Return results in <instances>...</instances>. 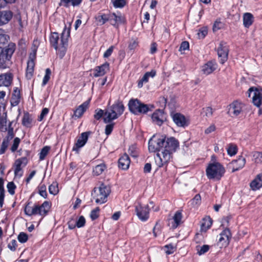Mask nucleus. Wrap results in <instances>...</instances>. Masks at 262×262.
Segmentation results:
<instances>
[{"label": "nucleus", "mask_w": 262, "mask_h": 262, "mask_svg": "<svg viewBox=\"0 0 262 262\" xmlns=\"http://www.w3.org/2000/svg\"><path fill=\"white\" fill-rule=\"evenodd\" d=\"M179 146L178 141L174 138H168L153 136L148 142V150L151 152H158L155 156V161L158 168L167 166L172 158V154Z\"/></svg>", "instance_id": "1"}, {"label": "nucleus", "mask_w": 262, "mask_h": 262, "mask_svg": "<svg viewBox=\"0 0 262 262\" xmlns=\"http://www.w3.org/2000/svg\"><path fill=\"white\" fill-rule=\"evenodd\" d=\"M70 35V28L66 26L60 37L57 32L52 33L50 36V41L51 46L55 49L57 54L60 58L65 55L68 39Z\"/></svg>", "instance_id": "2"}, {"label": "nucleus", "mask_w": 262, "mask_h": 262, "mask_svg": "<svg viewBox=\"0 0 262 262\" xmlns=\"http://www.w3.org/2000/svg\"><path fill=\"white\" fill-rule=\"evenodd\" d=\"M225 171V167L218 162L209 163L206 169L207 178L213 181L220 180L224 176Z\"/></svg>", "instance_id": "3"}, {"label": "nucleus", "mask_w": 262, "mask_h": 262, "mask_svg": "<svg viewBox=\"0 0 262 262\" xmlns=\"http://www.w3.org/2000/svg\"><path fill=\"white\" fill-rule=\"evenodd\" d=\"M124 111V107L121 102H117L115 103L105 110L103 117L104 122L107 123L117 119L123 114Z\"/></svg>", "instance_id": "4"}, {"label": "nucleus", "mask_w": 262, "mask_h": 262, "mask_svg": "<svg viewBox=\"0 0 262 262\" xmlns=\"http://www.w3.org/2000/svg\"><path fill=\"white\" fill-rule=\"evenodd\" d=\"M111 192L110 187L101 184L99 187L95 188L92 195L97 204H103L107 201V198Z\"/></svg>", "instance_id": "5"}, {"label": "nucleus", "mask_w": 262, "mask_h": 262, "mask_svg": "<svg viewBox=\"0 0 262 262\" xmlns=\"http://www.w3.org/2000/svg\"><path fill=\"white\" fill-rule=\"evenodd\" d=\"M246 109L245 104L242 102L235 100L228 105V114L233 118H236L242 115Z\"/></svg>", "instance_id": "6"}, {"label": "nucleus", "mask_w": 262, "mask_h": 262, "mask_svg": "<svg viewBox=\"0 0 262 262\" xmlns=\"http://www.w3.org/2000/svg\"><path fill=\"white\" fill-rule=\"evenodd\" d=\"M128 105L130 112L136 115L145 114L149 110L147 105L141 102L137 99H130Z\"/></svg>", "instance_id": "7"}, {"label": "nucleus", "mask_w": 262, "mask_h": 262, "mask_svg": "<svg viewBox=\"0 0 262 262\" xmlns=\"http://www.w3.org/2000/svg\"><path fill=\"white\" fill-rule=\"evenodd\" d=\"M249 96L252 97L254 105L259 107L262 102V89L260 88H251L249 89Z\"/></svg>", "instance_id": "8"}, {"label": "nucleus", "mask_w": 262, "mask_h": 262, "mask_svg": "<svg viewBox=\"0 0 262 262\" xmlns=\"http://www.w3.org/2000/svg\"><path fill=\"white\" fill-rule=\"evenodd\" d=\"M125 17L121 12H110V23L116 28H118L120 25L125 24Z\"/></svg>", "instance_id": "9"}, {"label": "nucleus", "mask_w": 262, "mask_h": 262, "mask_svg": "<svg viewBox=\"0 0 262 262\" xmlns=\"http://www.w3.org/2000/svg\"><path fill=\"white\" fill-rule=\"evenodd\" d=\"M136 212L138 218L145 222L149 218V209L148 205H142L139 204L136 206Z\"/></svg>", "instance_id": "10"}, {"label": "nucleus", "mask_w": 262, "mask_h": 262, "mask_svg": "<svg viewBox=\"0 0 262 262\" xmlns=\"http://www.w3.org/2000/svg\"><path fill=\"white\" fill-rule=\"evenodd\" d=\"M217 54L220 58V62L223 64L227 59L228 48L225 42H221L217 49Z\"/></svg>", "instance_id": "11"}, {"label": "nucleus", "mask_w": 262, "mask_h": 262, "mask_svg": "<svg viewBox=\"0 0 262 262\" xmlns=\"http://www.w3.org/2000/svg\"><path fill=\"white\" fill-rule=\"evenodd\" d=\"M88 139V134L86 132L82 133L78 139L76 143L73 147V151L78 153L79 149L83 147L87 142Z\"/></svg>", "instance_id": "12"}, {"label": "nucleus", "mask_w": 262, "mask_h": 262, "mask_svg": "<svg viewBox=\"0 0 262 262\" xmlns=\"http://www.w3.org/2000/svg\"><path fill=\"white\" fill-rule=\"evenodd\" d=\"M24 164L23 166L26 164V159L21 158L16 160L14 163V174L15 177L20 178L23 174L21 165Z\"/></svg>", "instance_id": "13"}, {"label": "nucleus", "mask_w": 262, "mask_h": 262, "mask_svg": "<svg viewBox=\"0 0 262 262\" xmlns=\"http://www.w3.org/2000/svg\"><path fill=\"white\" fill-rule=\"evenodd\" d=\"M246 159L242 156H239L236 160L232 161L230 166L232 167V172H234L244 167L246 164Z\"/></svg>", "instance_id": "14"}, {"label": "nucleus", "mask_w": 262, "mask_h": 262, "mask_svg": "<svg viewBox=\"0 0 262 262\" xmlns=\"http://www.w3.org/2000/svg\"><path fill=\"white\" fill-rule=\"evenodd\" d=\"M153 122L157 125H161L165 119L164 112L162 110H157L155 112L151 117Z\"/></svg>", "instance_id": "15"}, {"label": "nucleus", "mask_w": 262, "mask_h": 262, "mask_svg": "<svg viewBox=\"0 0 262 262\" xmlns=\"http://www.w3.org/2000/svg\"><path fill=\"white\" fill-rule=\"evenodd\" d=\"M109 70V63L105 62L94 69V76L96 77L102 76Z\"/></svg>", "instance_id": "16"}, {"label": "nucleus", "mask_w": 262, "mask_h": 262, "mask_svg": "<svg viewBox=\"0 0 262 262\" xmlns=\"http://www.w3.org/2000/svg\"><path fill=\"white\" fill-rule=\"evenodd\" d=\"M13 13L9 10L0 11V26L5 25L11 19Z\"/></svg>", "instance_id": "17"}, {"label": "nucleus", "mask_w": 262, "mask_h": 262, "mask_svg": "<svg viewBox=\"0 0 262 262\" xmlns=\"http://www.w3.org/2000/svg\"><path fill=\"white\" fill-rule=\"evenodd\" d=\"M156 75V71L152 70L150 72L145 73L142 78L140 79L138 82V87L141 88L143 86L144 83H146L149 81V78H154Z\"/></svg>", "instance_id": "18"}, {"label": "nucleus", "mask_w": 262, "mask_h": 262, "mask_svg": "<svg viewBox=\"0 0 262 262\" xmlns=\"http://www.w3.org/2000/svg\"><path fill=\"white\" fill-rule=\"evenodd\" d=\"M172 118L174 122L177 126L184 127L187 125L186 119L183 115L180 113H175L172 115Z\"/></svg>", "instance_id": "19"}, {"label": "nucleus", "mask_w": 262, "mask_h": 262, "mask_svg": "<svg viewBox=\"0 0 262 262\" xmlns=\"http://www.w3.org/2000/svg\"><path fill=\"white\" fill-rule=\"evenodd\" d=\"M217 68V64L215 62L208 61L202 67V71L205 75L212 73Z\"/></svg>", "instance_id": "20"}, {"label": "nucleus", "mask_w": 262, "mask_h": 262, "mask_svg": "<svg viewBox=\"0 0 262 262\" xmlns=\"http://www.w3.org/2000/svg\"><path fill=\"white\" fill-rule=\"evenodd\" d=\"M230 231L228 229L223 231L219 235V243L222 246H226L229 242Z\"/></svg>", "instance_id": "21"}, {"label": "nucleus", "mask_w": 262, "mask_h": 262, "mask_svg": "<svg viewBox=\"0 0 262 262\" xmlns=\"http://www.w3.org/2000/svg\"><path fill=\"white\" fill-rule=\"evenodd\" d=\"M182 218V213L179 211H177L172 219L169 221V225H171L173 229L176 228L181 224Z\"/></svg>", "instance_id": "22"}, {"label": "nucleus", "mask_w": 262, "mask_h": 262, "mask_svg": "<svg viewBox=\"0 0 262 262\" xmlns=\"http://www.w3.org/2000/svg\"><path fill=\"white\" fill-rule=\"evenodd\" d=\"M130 162V161L128 156L127 154H125L123 156H122L119 159V167L123 170H126L129 168Z\"/></svg>", "instance_id": "23"}, {"label": "nucleus", "mask_w": 262, "mask_h": 262, "mask_svg": "<svg viewBox=\"0 0 262 262\" xmlns=\"http://www.w3.org/2000/svg\"><path fill=\"white\" fill-rule=\"evenodd\" d=\"M12 76L10 73H6L0 75V87L9 86L12 82Z\"/></svg>", "instance_id": "24"}, {"label": "nucleus", "mask_w": 262, "mask_h": 262, "mask_svg": "<svg viewBox=\"0 0 262 262\" xmlns=\"http://www.w3.org/2000/svg\"><path fill=\"white\" fill-rule=\"evenodd\" d=\"M89 103L90 101L88 100L80 105L74 111V116L77 118L81 117L89 107Z\"/></svg>", "instance_id": "25"}, {"label": "nucleus", "mask_w": 262, "mask_h": 262, "mask_svg": "<svg viewBox=\"0 0 262 262\" xmlns=\"http://www.w3.org/2000/svg\"><path fill=\"white\" fill-rule=\"evenodd\" d=\"M15 50V43L10 42L8 44V45L7 47H6L2 50L1 53L4 54V55H5L6 57L10 59Z\"/></svg>", "instance_id": "26"}, {"label": "nucleus", "mask_w": 262, "mask_h": 262, "mask_svg": "<svg viewBox=\"0 0 262 262\" xmlns=\"http://www.w3.org/2000/svg\"><path fill=\"white\" fill-rule=\"evenodd\" d=\"M250 187L252 190H256L262 187V174L259 173L251 182Z\"/></svg>", "instance_id": "27"}, {"label": "nucleus", "mask_w": 262, "mask_h": 262, "mask_svg": "<svg viewBox=\"0 0 262 262\" xmlns=\"http://www.w3.org/2000/svg\"><path fill=\"white\" fill-rule=\"evenodd\" d=\"M95 19L99 25H103L107 21L110 22V12L108 13H99L95 17Z\"/></svg>", "instance_id": "28"}, {"label": "nucleus", "mask_w": 262, "mask_h": 262, "mask_svg": "<svg viewBox=\"0 0 262 262\" xmlns=\"http://www.w3.org/2000/svg\"><path fill=\"white\" fill-rule=\"evenodd\" d=\"M51 208V203L48 201H45L40 206L38 205L39 215L44 216L47 215Z\"/></svg>", "instance_id": "29"}, {"label": "nucleus", "mask_w": 262, "mask_h": 262, "mask_svg": "<svg viewBox=\"0 0 262 262\" xmlns=\"http://www.w3.org/2000/svg\"><path fill=\"white\" fill-rule=\"evenodd\" d=\"M254 21V16L250 13H245L243 15V25L245 27L249 28Z\"/></svg>", "instance_id": "30"}, {"label": "nucleus", "mask_w": 262, "mask_h": 262, "mask_svg": "<svg viewBox=\"0 0 262 262\" xmlns=\"http://www.w3.org/2000/svg\"><path fill=\"white\" fill-rule=\"evenodd\" d=\"M20 91L16 88L13 91L12 96L11 99V104L13 106L17 105L20 102Z\"/></svg>", "instance_id": "31"}, {"label": "nucleus", "mask_w": 262, "mask_h": 262, "mask_svg": "<svg viewBox=\"0 0 262 262\" xmlns=\"http://www.w3.org/2000/svg\"><path fill=\"white\" fill-rule=\"evenodd\" d=\"M25 212L29 216L39 214L38 205H35L31 206L29 204H27L25 208Z\"/></svg>", "instance_id": "32"}, {"label": "nucleus", "mask_w": 262, "mask_h": 262, "mask_svg": "<svg viewBox=\"0 0 262 262\" xmlns=\"http://www.w3.org/2000/svg\"><path fill=\"white\" fill-rule=\"evenodd\" d=\"M34 66L35 62L34 61L28 60L26 73V76L28 79H30L33 76Z\"/></svg>", "instance_id": "33"}, {"label": "nucleus", "mask_w": 262, "mask_h": 262, "mask_svg": "<svg viewBox=\"0 0 262 262\" xmlns=\"http://www.w3.org/2000/svg\"><path fill=\"white\" fill-rule=\"evenodd\" d=\"M82 0H60L61 4L67 7L79 6Z\"/></svg>", "instance_id": "34"}, {"label": "nucleus", "mask_w": 262, "mask_h": 262, "mask_svg": "<svg viewBox=\"0 0 262 262\" xmlns=\"http://www.w3.org/2000/svg\"><path fill=\"white\" fill-rule=\"evenodd\" d=\"M212 224V220L210 217L207 216L204 218L201 223V230L206 231L211 227Z\"/></svg>", "instance_id": "35"}, {"label": "nucleus", "mask_w": 262, "mask_h": 262, "mask_svg": "<svg viewBox=\"0 0 262 262\" xmlns=\"http://www.w3.org/2000/svg\"><path fill=\"white\" fill-rule=\"evenodd\" d=\"M0 130L2 132H6L7 130L6 112L3 113L0 116Z\"/></svg>", "instance_id": "36"}, {"label": "nucleus", "mask_w": 262, "mask_h": 262, "mask_svg": "<svg viewBox=\"0 0 262 262\" xmlns=\"http://www.w3.org/2000/svg\"><path fill=\"white\" fill-rule=\"evenodd\" d=\"M252 161L256 164L262 163V151H255L252 152Z\"/></svg>", "instance_id": "37"}, {"label": "nucleus", "mask_w": 262, "mask_h": 262, "mask_svg": "<svg viewBox=\"0 0 262 262\" xmlns=\"http://www.w3.org/2000/svg\"><path fill=\"white\" fill-rule=\"evenodd\" d=\"M32 122V119L29 114H25L22 119V124L27 127H30Z\"/></svg>", "instance_id": "38"}, {"label": "nucleus", "mask_w": 262, "mask_h": 262, "mask_svg": "<svg viewBox=\"0 0 262 262\" xmlns=\"http://www.w3.org/2000/svg\"><path fill=\"white\" fill-rule=\"evenodd\" d=\"M228 155L231 157L235 155L237 152V147L233 144H229L227 148Z\"/></svg>", "instance_id": "39"}, {"label": "nucleus", "mask_w": 262, "mask_h": 262, "mask_svg": "<svg viewBox=\"0 0 262 262\" xmlns=\"http://www.w3.org/2000/svg\"><path fill=\"white\" fill-rule=\"evenodd\" d=\"M10 59L5 56L4 54H0V68L5 69L7 68L8 63Z\"/></svg>", "instance_id": "40"}, {"label": "nucleus", "mask_w": 262, "mask_h": 262, "mask_svg": "<svg viewBox=\"0 0 262 262\" xmlns=\"http://www.w3.org/2000/svg\"><path fill=\"white\" fill-rule=\"evenodd\" d=\"M12 122H10L9 123L8 128H7L8 134L5 139H4V141H7V143H9V141L12 139L14 137V134L13 133V128L11 127Z\"/></svg>", "instance_id": "41"}, {"label": "nucleus", "mask_w": 262, "mask_h": 262, "mask_svg": "<svg viewBox=\"0 0 262 262\" xmlns=\"http://www.w3.org/2000/svg\"><path fill=\"white\" fill-rule=\"evenodd\" d=\"M105 168V165L104 164L98 165L93 169V173L96 176H99L103 172Z\"/></svg>", "instance_id": "42"}, {"label": "nucleus", "mask_w": 262, "mask_h": 262, "mask_svg": "<svg viewBox=\"0 0 262 262\" xmlns=\"http://www.w3.org/2000/svg\"><path fill=\"white\" fill-rule=\"evenodd\" d=\"M50 149V147L49 146H46L43 147L41 150L39 155V160L40 161L43 160L45 157L47 156L49 151Z\"/></svg>", "instance_id": "43"}, {"label": "nucleus", "mask_w": 262, "mask_h": 262, "mask_svg": "<svg viewBox=\"0 0 262 262\" xmlns=\"http://www.w3.org/2000/svg\"><path fill=\"white\" fill-rule=\"evenodd\" d=\"M49 191L50 194L56 195L58 192V185L56 182L53 183L49 187Z\"/></svg>", "instance_id": "44"}, {"label": "nucleus", "mask_w": 262, "mask_h": 262, "mask_svg": "<svg viewBox=\"0 0 262 262\" xmlns=\"http://www.w3.org/2000/svg\"><path fill=\"white\" fill-rule=\"evenodd\" d=\"M51 74V71L50 69L48 68L46 70L45 75L43 77L42 85L45 86L49 81L50 76Z\"/></svg>", "instance_id": "45"}, {"label": "nucleus", "mask_w": 262, "mask_h": 262, "mask_svg": "<svg viewBox=\"0 0 262 262\" xmlns=\"http://www.w3.org/2000/svg\"><path fill=\"white\" fill-rule=\"evenodd\" d=\"M46 186L45 184H41L38 187L39 194L43 198H47V192L46 191Z\"/></svg>", "instance_id": "46"}, {"label": "nucleus", "mask_w": 262, "mask_h": 262, "mask_svg": "<svg viewBox=\"0 0 262 262\" xmlns=\"http://www.w3.org/2000/svg\"><path fill=\"white\" fill-rule=\"evenodd\" d=\"M176 248L172 244L167 245L164 246V250L167 254H172L176 251Z\"/></svg>", "instance_id": "47"}, {"label": "nucleus", "mask_w": 262, "mask_h": 262, "mask_svg": "<svg viewBox=\"0 0 262 262\" xmlns=\"http://www.w3.org/2000/svg\"><path fill=\"white\" fill-rule=\"evenodd\" d=\"M112 2L115 8H122L126 3L125 0H112Z\"/></svg>", "instance_id": "48"}, {"label": "nucleus", "mask_w": 262, "mask_h": 262, "mask_svg": "<svg viewBox=\"0 0 262 262\" xmlns=\"http://www.w3.org/2000/svg\"><path fill=\"white\" fill-rule=\"evenodd\" d=\"M76 227L77 228H81L85 225V219L83 216H79L76 222Z\"/></svg>", "instance_id": "49"}, {"label": "nucleus", "mask_w": 262, "mask_h": 262, "mask_svg": "<svg viewBox=\"0 0 262 262\" xmlns=\"http://www.w3.org/2000/svg\"><path fill=\"white\" fill-rule=\"evenodd\" d=\"M7 187L8 189V191L10 194L13 195L15 193L16 186L13 182H9L7 184Z\"/></svg>", "instance_id": "50"}, {"label": "nucleus", "mask_w": 262, "mask_h": 262, "mask_svg": "<svg viewBox=\"0 0 262 262\" xmlns=\"http://www.w3.org/2000/svg\"><path fill=\"white\" fill-rule=\"evenodd\" d=\"M20 140L19 138L16 137L14 138L13 144L11 147V150L12 152L15 151L20 143Z\"/></svg>", "instance_id": "51"}, {"label": "nucleus", "mask_w": 262, "mask_h": 262, "mask_svg": "<svg viewBox=\"0 0 262 262\" xmlns=\"http://www.w3.org/2000/svg\"><path fill=\"white\" fill-rule=\"evenodd\" d=\"M17 238L18 241L21 243H26L28 239V235L24 232H20Z\"/></svg>", "instance_id": "52"}, {"label": "nucleus", "mask_w": 262, "mask_h": 262, "mask_svg": "<svg viewBox=\"0 0 262 262\" xmlns=\"http://www.w3.org/2000/svg\"><path fill=\"white\" fill-rule=\"evenodd\" d=\"M99 210V208L97 207L91 211L90 217L92 220H95L98 217Z\"/></svg>", "instance_id": "53"}, {"label": "nucleus", "mask_w": 262, "mask_h": 262, "mask_svg": "<svg viewBox=\"0 0 262 262\" xmlns=\"http://www.w3.org/2000/svg\"><path fill=\"white\" fill-rule=\"evenodd\" d=\"M203 113L207 117H210L213 114L212 108L210 107H206L203 109Z\"/></svg>", "instance_id": "54"}, {"label": "nucleus", "mask_w": 262, "mask_h": 262, "mask_svg": "<svg viewBox=\"0 0 262 262\" xmlns=\"http://www.w3.org/2000/svg\"><path fill=\"white\" fill-rule=\"evenodd\" d=\"M104 116V112L101 109H98L95 110L94 118L96 120H99L102 116Z\"/></svg>", "instance_id": "55"}, {"label": "nucleus", "mask_w": 262, "mask_h": 262, "mask_svg": "<svg viewBox=\"0 0 262 262\" xmlns=\"http://www.w3.org/2000/svg\"><path fill=\"white\" fill-rule=\"evenodd\" d=\"M49 112V110L48 108H44L42 109L39 116L38 117V120L41 121L43 118L48 115Z\"/></svg>", "instance_id": "56"}, {"label": "nucleus", "mask_w": 262, "mask_h": 262, "mask_svg": "<svg viewBox=\"0 0 262 262\" xmlns=\"http://www.w3.org/2000/svg\"><path fill=\"white\" fill-rule=\"evenodd\" d=\"M17 247V242L15 239H12L8 245V248L12 251H14Z\"/></svg>", "instance_id": "57"}, {"label": "nucleus", "mask_w": 262, "mask_h": 262, "mask_svg": "<svg viewBox=\"0 0 262 262\" xmlns=\"http://www.w3.org/2000/svg\"><path fill=\"white\" fill-rule=\"evenodd\" d=\"M209 246L204 245L200 248V250H198V253L200 255H202V254H204L205 253H206V252H207L209 250Z\"/></svg>", "instance_id": "58"}, {"label": "nucleus", "mask_w": 262, "mask_h": 262, "mask_svg": "<svg viewBox=\"0 0 262 262\" xmlns=\"http://www.w3.org/2000/svg\"><path fill=\"white\" fill-rule=\"evenodd\" d=\"M114 126V123H111L107 124L105 126V133L106 135H109L111 134Z\"/></svg>", "instance_id": "59"}, {"label": "nucleus", "mask_w": 262, "mask_h": 262, "mask_svg": "<svg viewBox=\"0 0 262 262\" xmlns=\"http://www.w3.org/2000/svg\"><path fill=\"white\" fill-rule=\"evenodd\" d=\"M189 44L188 42L186 41H184L181 43V46L179 48V51H185V50H188L189 49Z\"/></svg>", "instance_id": "60"}, {"label": "nucleus", "mask_w": 262, "mask_h": 262, "mask_svg": "<svg viewBox=\"0 0 262 262\" xmlns=\"http://www.w3.org/2000/svg\"><path fill=\"white\" fill-rule=\"evenodd\" d=\"M201 201V195L199 194H196L194 198L192 200V203L193 205H199Z\"/></svg>", "instance_id": "61"}, {"label": "nucleus", "mask_w": 262, "mask_h": 262, "mask_svg": "<svg viewBox=\"0 0 262 262\" xmlns=\"http://www.w3.org/2000/svg\"><path fill=\"white\" fill-rule=\"evenodd\" d=\"M114 49V47L113 46H111L104 53L103 57L104 58H108L109 57L111 54H112L113 50Z\"/></svg>", "instance_id": "62"}, {"label": "nucleus", "mask_w": 262, "mask_h": 262, "mask_svg": "<svg viewBox=\"0 0 262 262\" xmlns=\"http://www.w3.org/2000/svg\"><path fill=\"white\" fill-rule=\"evenodd\" d=\"M207 30L204 28L199 30V32L198 33V35L200 38H203L207 34Z\"/></svg>", "instance_id": "63"}, {"label": "nucleus", "mask_w": 262, "mask_h": 262, "mask_svg": "<svg viewBox=\"0 0 262 262\" xmlns=\"http://www.w3.org/2000/svg\"><path fill=\"white\" fill-rule=\"evenodd\" d=\"M8 144L9 143H7V141L3 140L0 149V154H3L5 152L8 147Z\"/></svg>", "instance_id": "64"}]
</instances>
